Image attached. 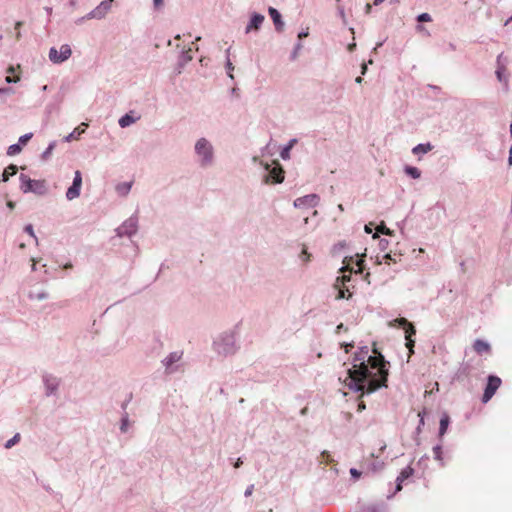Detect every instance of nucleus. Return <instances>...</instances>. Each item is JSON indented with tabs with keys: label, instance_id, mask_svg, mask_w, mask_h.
<instances>
[{
	"label": "nucleus",
	"instance_id": "1",
	"mask_svg": "<svg viewBox=\"0 0 512 512\" xmlns=\"http://www.w3.org/2000/svg\"><path fill=\"white\" fill-rule=\"evenodd\" d=\"M373 355H369L368 346H362L355 353L353 367L347 369L344 384L354 392L361 395L371 394L381 387H386L389 362L382 353L373 345Z\"/></svg>",
	"mask_w": 512,
	"mask_h": 512
},
{
	"label": "nucleus",
	"instance_id": "2",
	"mask_svg": "<svg viewBox=\"0 0 512 512\" xmlns=\"http://www.w3.org/2000/svg\"><path fill=\"white\" fill-rule=\"evenodd\" d=\"M196 163L202 169H207L215 164V148L212 142L206 137H200L194 144Z\"/></svg>",
	"mask_w": 512,
	"mask_h": 512
},
{
	"label": "nucleus",
	"instance_id": "3",
	"mask_svg": "<svg viewBox=\"0 0 512 512\" xmlns=\"http://www.w3.org/2000/svg\"><path fill=\"white\" fill-rule=\"evenodd\" d=\"M238 348L236 334L233 331H225L219 334L213 341V351L221 357L235 354Z\"/></svg>",
	"mask_w": 512,
	"mask_h": 512
},
{
	"label": "nucleus",
	"instance_id": "4",
	"mask_svg": "<svg viewBox=\"0 0 512 512\" xmlns=\"http://www.w3.org/2000/svg\"><path fill=\"white\" fill-rule=\"evenodd\" d=\"M183 351L176 350L170 352L162 361L165 374L171 375L177 373L183 369Z\"/></svg>",
	"mask_w": 512,
	"mask_h": 512
},
{
	"label": "nucleus",
	"instance_id": "5",
	"mask_svg": "<svg viewBox=\"0 0 512 512\" xmlns=\"http://www.w3.org/2000/svg\"><path fill=\"white\" fill-rule=\"evenodd\" d=\"M20 189L24 193H34L36 195H45L47 193V184L45 180H33L25 174H20Z\"/></svg>",
	"mask_w": 512,
	"mask_h": 512
},
{
	"label": "nucleus",
	"instance_id": "6",
	"mask_svg": "<svg viewBox=\"0 0 512 512\" xmlns=\"http://www.w3.org/2000/svg\"><path fill=\"white\" fill-rule=\"evenodd\" d=\"M41 380L43 384L44 395L46 397L58 398L60 395L62 379L54 374L44 373Z\"/></svg>",
	"mask_w": 512,
	"mask_h": 512
},
{
	"label": "nucleus",
	"instance_id": "7",
	"mask_svg": "<svg viewBox=\"0 0 512 512\" xmlns=\"http://www.w3.org/2000/svg\"><path fill=\"white\" fill-rule=\"evenodd\" d=\"M386 449V444L384 442H380L379 449L377 452H371L368 457L364 459V465L366 466L368 471H378L383 468L384 462L379 460L384 450Z\"/></svg>",
	"mask_w": 512,
	"mask_h": 512
},
{
	"label": "nucleus",
	"instance_id": "8",
	"mask_svg": "<svg viewBox=\"0 0 512 512\" xmlns=\"http://www.w3.org/2000/svg\"><path fill=\"white\" fill-rule=\"evenodd\" d=\"M138 231V218L137 216H131L125 220L122 225L116 228L115 232L118 237H129L131 238Z\"/></svg>",
	"mask_w": 512,
	"mask_h": 512
},
{
	"label": "nucleus",
	"instance_id": "9",
	"mask_svg": "<svg viewBox=\"0 0 512 512\" xmlns=\"http://www.w3.org/2000/svg\"><path fill=\"white\" fill-rule=\"evenodd\" d=\"M274 164V167H271L272 165L268 163L265 164V169L268 171V173L264 176L265 183L279 184L284 181V170L282 166L277 162Z\"/></svg>",
	"mask_w": 512,
	"mask_h": 512
},
{
	"label": "nucleus",
	"instance_id": "10",
	"mask_svg": "<svg viewBox=\"0 0 512 512\" xmlns=\"http://www.w3.org/2000/svg\"><path fill=\"white\" fill-rule=\"evenodd\" d=\"M72 50L68 44H63L58 51L55 47L49 50V60L55 64H60L70 58Z\"/></svg>",
	"mask_w": 512,
	"mask_h": 512
},
{
	"label": "nucleus",
	"instance_id": "11",
	"mask_svg": "<svg viewBox=\"0 0 512 512\" xmlns=\"http://www.w3.org/2000/svg\"><path fill=\"white\" fill-rule=\"evenodd\" d=\"M501 383L502 381L498 376L489 375L482 396V402L487 403L494 396Z\"/></svg>",
	"mask_w": 512,
	"mask_h": 512
},
{
	"label": "nucleus",
	"instance_id": "12",
	"mask_svg": "<svg viewBox=\"0 0 512 512\" xmlns=\"http://www.w3.org/2000/svg\"><path fill=\"white\" fill-rule=\"evenodd\" d=\"M82 187V174L79 170L75 171L72 185L66 191V198L71 201L80 196Z\"/></svg>",
	"mask_w": 512,
	"mask_h": 512
},
{
	"label": "nucleus",
	"instance_id": "13",
	"mask_svg": "<svg viewBox=\"0 0 512 512\" xmlns=\"http://www.w3.org/2000/svg\"><path fill=\"white\" fill-rule=\"evenodd\" d=\"M114 0H103L96 8L87 14V18L103 19L111 9Z\"/></svg>",
	"mask_w": 512,
	"mask_h": 512
},
{
	"label": "nucleus",
	"instance_id": "14",
	"mask_svg": "<svg viewBox=\"0 0 512 512\" xmlns=\"http://www.w3.org/2000/svg\"><path fill=\"white\" fill-rule=\"evenodd\" d=\"M319 196L317 194H308L302 197H299L294 200V207L296 208H305V207H315L319 203Z\"/></svg>",
	"mask_w": 512,
	"mask_h": 512
},
{
	"label": "nucleus",
	"instance_id": "15",
	"mask_svg": "<svg viewBox=\"0 0 512 512\" xmlns=\"http://www.w3.org/2000/svg\"><path fill=\"white\" fill-rule=\"evenodd\" d=\"M265 20L264 15L253 12L250 16V20L245 28V33L248 34L252 31H258Z\"/></svg>",
	"mask_w": 512,
	"mask_h": 512
},
{
	"label": "nucleus",
	"instance_id": "16",
	"mask_svg": "<svg viewBox=\"0 0 512 512\" xmlns=\"http://www.w3.org/2000/svg\"><path fill=\"white\" fill-rule=\"evenodd\" d=\"M192 59H193V56H192V49L191 48H188L186 50H182V52H181V54H180V56L178 58V62H177L176 68H175V73L178 74V75L181 74L183 68Z\"/></svg>",
	"mask_w": 512,
	"mask_h": 512
},
{
	"label": "nucleus",
	"instance_id": "17",
	"mask_svg": "<svg viewBox=\"0 0 512 512\" xmlns=\"http://www.w3.org/2000/svg\"><path fill=\"white\" fill-rule=\"evenodd\" d=\"M268 13L274 23L275 29L277 32H282L284 30V21L282 20V16L280 12L273 7H269Z\"/></svg>",
	"mask_w": 512,
	"mask_h": 512
},
{
	"label": "nucleus",
	"instance_id": "18",
	"mask_svg": "<svg viewBox=\"0 0 512 512\" xmlns=\"http://www.w3.org/2000/svg\"><path fill=\"white\" fill-rule=\"evenodd\" d=\"M390 324L391 326L401 327L405 329V335L408 333L416 334V329L414 325L411 322H409L406 318H396Z\"/></svg>",
	"mask_w": 512,
	"mask_h": 512
},
{
	"label": "nucleus",
	"instance_id": "19",
	"mask_svg": "<svg viewBox=\"0 0 512 512\" xmlns=\"http://www.w3.org/2000/svg\"><path fill=\"white\" fill-rule=\"evenodd\" d=\"M473 349L478 354L490 353L491 346L488 342L481 340V339H477V340H475V342L473 344Z\"/></svg>",
	"mask_w": 512,
	"mask_h": 512
},
{
	"label": "nucleus",
	"instance_id": "20",
	"mask_svg": "<svg viewBox=\"0 0 512 512\" xmlns=\"http://www.w3.org/2000/svg\"><path fill=\"white\" fill-rule=\"evenodd\" d=\"M88 124L81 123L77 128H75L70 134L64 137L65 142H70L74 139H78L81 134H83L86 130Z\"/></svg>",
	"mask_w": 512,
	"mask_h": 512
},
{
	"label": "nucleus",
	"instance_id": "21",
	"mask_svg": "<svg viewBox=\"0 0 512 512\" xmlns=\"http://www.w3.org/2000/svg\"><path fill=\"white\" fill-rule=\"evenodd\" d=\"M413 474V469L411 467L404 468L399 476L397 477V487L396 491H400L402 489V482L409 478Z\"/></svg>",
	"mask_w": 512,
	"mask_h": 512
},
{
	"label": "nucleus",
	"instance_id": "22",
	"mask_svg": "<svg viewBox=\"0 0 512 512\" xmlns=\"http://www.w3.org/2000/svg\"><path fill=\"white\" fill-rule=\"evenodd\" d=\"M139 117L132 116L131 113H126L120 119L118 120V124L121 128L129 127L130 125L134 124Z\"/></svg>",
	"mask_w": 512,
	"mask_h": 512
},
{
	"label": "nucleus",
	"instance_id": "23",
	"mask_svg": "<svg viewBox=\"0 0 512 512\" xmlns=\"http://www.w3.org/2000/svg\"><path fill=\"white\" fill-rule=\"evenodd\" d=\"M432 149H433V145L431 143H429V142L428 143H421V144L416 145L412 149V153L414 155L426 154L429 151H431Z\"/></svg>",
	"mask_w": 512,
	"mask_h": 512
},
{
	"label": "nucleus",
	"instance_id": "24",
	"mask_svg": "<svg viewBox=\"0 0 512 512\" xmlns=\"http://www.w3.org/2000/svg\"><path fill=\"white\" fill-rule=\"evenodd\" d=\"M503 58V54H499L497 57V70H496V76L497 79L502 82L504 81L507 84V79L504 77L503 73L505 71V66L501 65V59Z\"/></svg>",
	"mask_w": 512,
	"mask_h": 512
},
{
	"label": "nucleus",
	"instance_id": "25",
	"mask_svg": "<svg viewBox=\"0 0 512 512\" xmlns=\"http://www.w3.org/2000/svg\"><path fill=\"white\" fill-rule=\"evenodd\" d=\"M297 143V139L293 138L291 139L288 144L281 150L280 156L283 160L290 159V151L294 147V145Z\"/></svg>",
	"mask_w": 512,
	"mask_h": 512
},
{
	"label": "nucleus",
	"instance_id": "26",
	"mask_svg": "<svg viewBox=\"0 0 512 512\" xmlns=\"http://www.w3.org/2000/svg\"><path fill=\"white\" fill-rule=\"evenodd\" d=\"M18 167L14 164H10L2 173L1 181L6 182L9 180L10 176H13L17 173Z\"/></svg>",
	"mask_w": 512,
	"mask_h": 512
},
{
	"label": "nucleus",
	"instance_id": "27",
	"mask_svg": "<svg viewBox=\"0 0 512 512\" xmlns=\"http://www.w3.org/2000/svg\"><path fill=\"white\" fill-rule=\"evenodd\" d=\"M48 293L45 291V290H42V291H39V292H36V291H30L28 293V297L31 299V300H38V301H43V300H46L48 298Z\"/></svg>",
	"mask_w": 512,
	"mask_h": 512
},
{
	"label": "nucleus",
	"instance_id": "28",
	"mask_svg": "<svg viewBox=\"0 0 512 512\" xmlns=\"http://www.w3.org/2000/svg\"><path fill=\"white\" fill-rule=\"evenodd\" d=\"M378 233H381V234H384V235H388V236H392L393 235V231L391 229H389L384 222H381L378 227H377V233L373 235V238L376 239L378 238Z\"/></svg>",
	"mask_w": 512,
	"mask_h": 512
},
{
	"label": "nucleus",
	"instance_id": "29",
	"mask_svg": "<svg viewBox=\"0 0 512 512\" xmlns=\"http://www.w3.org/2000/svg\"><path fill=\"white\" fill-rule=\"evenodd\" d=\"M415 334L408 333L405 335L406 347L409 350V357L414 353L415 340L412 338Z\"/></svg>",
	"mask_w": 512,
	"mask_h": 512
},
{
	"label": "nucleus",
	"instance_id": "30",
	"mask_svg": "<svg viewBox=\"0 0 512 512\" xmlns=\"http://www.w3.org/2000/svg\"><path fill=\"white\" fill-rule=\"evenodd\" d=\"M405 173L413 179H418L421 176V172L417 167L406 166Z\"/></svg>",
	"mask_w": 512,
	"mask_h": 512
},
{
	"label": "nucleus",
	"instance_id": "31",
	"mask_svg": "<svg viewBox=\"0 0 512 512\" xmlns=\"http://www.w3.org/2000/svg\"><path fill=\"white\" fill-rule=\"evenodd\" d=\"M55 147H56V141H52V142L48 145V147L46 148V150L42 153V155H41L42 160L47 161V160L51 157L52 152H53V150L55 149Z\"/></svg>",
	"mask_w": 512,
	"mask_h": 512
},
{
	"label": "nucleus",
	"instance_id": "32",
	"mask_svg": "<svg viewBox=\"0 0 512 512\" xmlns=\"http://www.w3.org/2000/svg\"><path fill=\"white\" fill-rule=\"evenodd\" d=\"M22 148H21V145L19 143L17 144H12L8 147L7 149V154L9 156H14L16 154H19L21 152Z\"/></svg>",
	"mask_w": 512,
	"mask_h": 512
},
{
	"label": "nucleus",
	"instance_id": "33",
	"mask_svg": "<svg viewBox=\"0 0 512 512\" xmlns=\"http://www.w3.org/2000/svg\"><path fill=\"white\" fill-rule=\"evenodd\" d=\"M443 452H442V447L441 445H437L433 448V455H434V458L441 462V464H443V456H442Z\"/></svg>",
	"mask_w": 512,
	"mask_h": 512
},
{
	"label": "nucleus",
	"instance_id": "34",
	"mask_svg": "<svg viewBox=\"0 0 512 512\" xmlns=\"http://www.w3.org/2000/svg\"><path fill=\"white\" fill-rule=\"evenodd\" d=\"M449 425V418H441L440 427H439V436L442 437Z\"/></svg>",
	"mask_w": 512,
	"mask_h": 512
},
{
	"label": "nucleus",
	"instance_id": "35",
	"mask_svg": "<svg viewBox=\"0 0 512 512\" xmlns=\"http://www.w3.org/2000/svg\"><path fill=\"white\" fill-rule=\"evenodd\" d=\"M20 434L19 433H16L13 438H11L10 440H8L5 444V448L7 449H10L11 447H13L15 444H17L19 441H20Z\"/></svg>",
	"mask_w": 512,
	"mask_h": 512
},
{
	"label": "nucleus",
	"instance_id": "36",
	"mask_svg": "<svg viewBox=\"0 0 512 512\" xmlns=\"http://www.w3.org/2000/svg\"><path fill=\"white\" fill-rule=\"evenodd\" d=\"M130 189H131V183H127V182L122 183V184L118 185V187H117L118 192L122 193L124 195L128 194Z\"/></svg>",
	"mask_w": 512,
	"mask_h": 512
},
{
	"label": "nucleus",
	"instance_id": "37",
	"mask_svg": "<svg viewBox=\"0 0 512 512\" xmlns=\"http://www.w3.org/2000/svg\"><path fill=\"white\" fill-rule=\"evenodd\" d=\"M225 68L227 70V74H228L229 78L234 79V76L232 74V71L234 70V66H233L230 58L226 59Z\"/></svg>",
	"mask_w": 512,
	"mask_h": 512
},
{
	"label": "nucleus",
	"instance_id": "38",
	"mask_svg": "<svg viewBox=\"0 0 512 512\" xmlns=\"http://www.w3.org/2000/svg\"><path fill=\"white\" fill-rule=\"evenodd\" d=\"M301 49H302V44L300 42H298L295 45V47H294V49H293V51H292V53L290 55V59L291 60H296Z\"/></svg>",
	"mask_w": 512,
	"mask_h": 512
},
{
	"label": "nucleus",
	"instance_id": "39",
	"mask_svg": "<svg viewBox=\"0 0 512 512\" xmlns=\"http://www.w3.org/2000/svg\"><path fill=\"white\" fill-rule=\"evenodd\" d=\"M32 136H33L32 133L24 134V135L20 136L18 143L21 146L26 145L29 142V140L32 138Z\"/></svg>",
	"mask_w": 512,
	"mask_h": 512
},
{
	"label": "nucleus",
	"instance_id": "40",
	"mask_svg": "<svg viewBox=\"0 0 512 512\" xmlns=\"http://www.w3.org/2000/svg\"><path fill=\"white\" fill-rule=\"evenodd\" d=\"M299 257L304 263H308L311 260V254L305 248L301 251Z\"/></svg>",
	"mask_w": 512,
	"mask_h": 512
},
{
	"label": "nucleus",
	"instance_id": "41",
	"mask_svg": "<svg viewBox=\"0 0 512 512\" xmlns=\"http://www.w3.org/2000/svg\"><path fill=\"white\" fill-rule=\"evenodd\" d=\"M431 20H432V17L428 13H422V14L417 16V21L420 22V23L430 22Z\"/></svg>",
	"mask_w": 512,
	"mask_h": 512
},
{
	"label": "nucleus",
	"instance_id": "42",
	"mask_svg": "<svg viewBox=\"0 0 512 512\" xmlns=\"http://www.w3.org/2000/svg\"><path fill=\"white\" fill-rule=\"evenodd\" d=\"M350 296L351 294L349 293L348 289H340L337 295V299H348Z\"/></svg>",
	"mask_w": 512,
	"mask_h": 512
},
{
	"label": "nucleus",
	"instance_id": "43",
	"mask_svg": "<svg viewBox=\"0 0 512 512\" xmlns=\"http://www.w3.org/2000/svg\"><path fill=\"white\" fill-rule=\"evenodd\" d=\"M24 231L26 233H28L31 237H33L35 239L36 243L38 244V239H37V237H36V235L34 233V229H33V226L31 224L26 225L25 228H24Z\"/></svg>",
	"mask_w": 512,
	"mask_h": 512
},
{
	"label": "nucleus",
	"instance_id": "44",
	"mask_svg": "<svg viewBox=\"0 0 512 512\" xmlns=\"http://www.w3.org/2000/svg\"><path fill=\"white\" fill-rule=\"evenodd\" d=\"M153 6L155 10H161L164 6V0H153Z\"/></svg>",
	"mask_w": 512,
	"mask_h": 512
},
{
	"label": "nucleus",
	"instance_id": "45",
	"mask_svg": "<svg viewBox=\"0 0 512 512\" xmlns=\"http://www.w3.org/2000/svg\"><path fill=\"white\" fill-rule=\"evenodd\" d=\"M389 245L388 240L386 239H380L379 241V248L381 251H385Z\"/></svg>",
	"mask_w": 512,
	"mask_h": 512
},
{
	"label": "nucleus",
	"instance_id": "46",
	"mask_svg": "<svg viewBox=\"0 0 512 512\" xmlns=\"http://www.w3.org/2000/svg\"><path fill=\"white\" fill-rule=\"evenodd\" d=\"M19 80H20V77H19V76H17V77H12V76H10V75H7V76H6V78H5V81H6L7 83H9V84H10V83H17Z\"/></svg>",
	"mask_w": 512,
	"mask_h": 512
},
{
	"label": "nucleus",
	"instance_id": "47",
	"mask_svg": "<svg viewBox=\"0 0 512 512\" xmlns=\"http://www.w3.org/2000/svg\"><path fill=\"white\" fill-rule=\"evenodd\" d=\"M14 91L12 88L8 87V88H0V96L3 95V94H12Z\"/></svg>",
	"mask_w": 512,
	"mask_h": 512
},
{
	"label": "nucleus",
	"instance_id": "48",
	"mask_svg": "<svg viewBox=\"0 0 512 512\" xmlns=\"http://www.w3.org/2000/svg\"><path fill=\"white\" fill-rule=\"evenodd\" d=\"M253 491H254V485H253V484H251V485H249V486L247 487V489L245 490V496H246V497L251 496V495H252V493H253Z\"/></svg>",
	"mask_w": 512,
	"mask_h": 512
},
{
	"label": "nucleus",
	"instance_id": "49",
	"mask_svg": "<svg viewBox=\"0 0 512 512\" xmlns=\"http://www.w3.org/2000/svg\"><path fill=\"white\" fill-rule=\"evenodd\" d=\"M339 280H341L343 283L349 282L351 280V274H349V275L344 274L341 278L340 277L337 278V282Z\"/></svg>",
	"mask_w": 512,
	"mask_h": 512
},
{
	"label": "nucleus",
	"instance_id": "50",
	"mask_svg": "<svg viewBox=\"0 0 512 512\" xmlns=\"http://www.w3.org/2000/svg\"><path fill=\"white\" fill-rule=\"evenodd\" d=\"M90 19H91V18H87V14H86L85 16H83V17H80V18L76 19V20H75V24H76V25H81V24H83V22H84L85 20H90Z\"/></svg>",
	"mask_w": 512,
	"mask_h": 512
},
{
	"label": "nucleus",
	"instance_id": "51",
	"mask_svg": "<svg viewBox=\"0 0 512 512\" xmlns=\"http://www.w3.org/2000/svg\"><path fill=\"white\" fill-rule=\"evenodd\" d=\"M308 35H309V32H308V29H307L305 31L299 32L298 33V38H299V40H302L303 38L308 37Z\"/></svg>",
	"mask_w": 512,
	"mask_h": 512
},
{
	"label": "nucleus",
	"instance_id": "52",
	"mask_svg": "<svg viewBox=\"0 0 512 512\" xmlns=\"http://www.w3.org/2000/svg\"><path fill=\"white\" fill-rule=\"evenodd\" d=\"M383 259L387 262V263H390V261H393V262H396V260L394 258H392L391 254L390 253H386L384 256H383Z\"/></svg>",
	"mask_w": 512,
	"mask_h": 512
},
{
	"label": "nucleus",
	"instance_id": "53",
	"mask_svg": "<svg viewBox=\"0 0 512 512\" xmlns=\"http://www.w3.org/2000/svg\"><path fill=\"white\" fill-rule=\"evenodd\" d=\"M372 223H369V224H366L365 227H364V230L367 234H371L372 233Z\"/></svg>",
	"mask_w": 512,
	"mask_h": 512
},
{
	"label": "nucleus",
	"instance_id": "54",
	"mask_svg": "<svg viewBox=\"0 0 512 512\" xmlns=\"http://www.w3.org/2000/svg\"><path fill=\"white\" fill-rule=\"evenodd\" d=\"M350 473H351V475H352L353 477H356V478H358V477L361 475V473H360L358 470L354 469V468H352V469L350 470Z\"/></svg>",
	"mask_w": 512,
	"mask_h": 512
},
{
	"label": "nucleus",
	"instance_id": "55",
	"mask_svg": "<svg viewBox=\"0 0 512 512\" xmlns=\"http://www.w3.org/2000/svg\"><path fill=\"white\" fill-rule=\"evenodd\" d=\"M127 424H128L127 419H123V421H122V425H121V431H122V432H125V431H126V429H127Z\"/></svg>",
	"mask_w": 512,
	"mask_h": 512
},
{
	"label": "nucleus",
	"instance_id": "56",
	"mask_svg": "<svg viewBox=\"0 0 512 512\" xmlns=\"http://www.w3.org/2000/svg\"><path fill=\"white\" fill-rule=\"evenodd\" d=\"M341 330H347V328L344 326L343 323H340L337 327H336V333H339Z\"/></svg>",
	"mask_w": 512,
	"mask_h": 512
},
{
	"label": "nucleus",
	"instance_id": "57",
	"mask_svg": "<svg viewBox=\"0 0 512 512\" xmlns=\"http://www.w3.org/2000/svg\"><path fill=\"white\" fill-rule=\"evenodd\" d=\"M342 347H344L345 351L348 353L349 352V348L353 347V343H344V344H342Z\"/></svg>",
	"mask_w": 512,
	"mask_h": 512
},
{
	"label": "nucleus",
	"instance_id": "58",
	"mask_svg": "<svg viewBox=\"0 0 512 512\" xmlns=\"http://www.w3.org/2000/svg\"><path fill=\"white\" fill-rule=\"evenodd\" d=\"M371 10H372V6H371V4L367 3V4L365 5V13H366V14H370V13H371Z\"/></svg>",
	"mask_w": 512,
	"mask_h": 512
},
{
	"label": "nucleus",
	"instance_id": "59",
	"mask_svg": "<svg viewBox=\"0 0 512 512\" xmlns=\"http://www.w3.org/2000/svg\"><path fill=\"white\" fill-rule=\"evenodd\" d=\"M329 457H330V455L328 454V452L324 451L322 453V458L325 459L326 462L330 461Z\"/></svg>",
	"mask_w": 512,
	"mask_h": 512
},
{
	"label": "nucleus",
	"instance_id": "60",
	"mask_svg": "<svg viewBox=\"0 0 512 512\" xmlns=\"http://www.w3.org/2000/svg\"><path fill=\"white\" fill-rule=\"evenodd\" d=\"M366 72H367V64L363 63L361 65V74L364 75V74H366Z\"/></svg>",
	"mask_w": 512,
	"mask_h": 512
},
{
	"label": "nucleus",
	"instance_id": "61",
	"mask_svg": "<svg viewBox=\"0 0 512 512\" xmlns=\"http://www.w3.org/2000/svg\"><path fill=\"white\" fill-rule=\"evenodd\" d=\"M508 165L512 166V147L510 148V151H509Z\"/></svg>",
	"mask_w": 512,
	"mask_h": 512
},
{
	"label": "nucleus",
	"instance_id": "62",
	"mask_svg": "<svg viewBox=\"0 0 512 512\" xmlns=\"http://www.w3.org/2000/svg\"><path fill=\"white\" fill-rule=\"evenodd\" d=\"M7 206H8V208H9V209H14V207H15V203H14V202H12V201H8V202H7Z\"/></svg>",
	"mask_w": 512,
	"mask_h": 512
},
{
	"label": "nucleus",
	"instance_id": "63",
	"mask_svg": "<svg viewBox=\"0 0 512 512\" xmlns=\"http://www.w3.org/2000/svg\"><path fill=\"white\" fill-rule=\"evenodd\" d=\"M7 72H8L9 74H12V73H14V72H15V68H14L13 66H9V67H8V69H7Z\"/></svg>",
	"mask_w": 512,
	"mask_h": 512
},
{
	"label": "nucleus",
	"instance_id": "64",
	"mask_svg": "<svg viewBox=\"0 0 512 512\" xmlns=\"http://www.w3.org/2000/svg\"><path fill=\"white\" fill-rule=\"evenodd\" d=\"M355 47H356V44H355V43L349 44V45H348V50H349V51H353V50L355 49Z\"/></svg>",
	"mask_w": 512,
	"mask_h": 512
}]
</instances>
